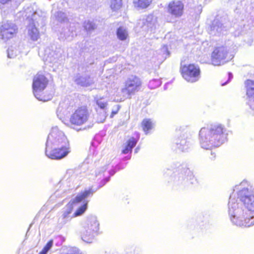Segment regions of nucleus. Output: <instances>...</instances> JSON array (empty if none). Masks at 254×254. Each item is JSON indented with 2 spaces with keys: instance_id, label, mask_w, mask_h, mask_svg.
<instances>
[{
  "instance_id": "39448f33",
  "label": "nucleus",
  "mask_w": 254,
  "mask_h": 254,
  "mask_svg": "<svg viewBox=\"0 0 254 254\" xmlns=\"http://www.w3.org/2000/svg\"><path fill=\"white\" fill-rule=\"evenodd\" d=\"M99 222L96 216H88L82 224V229L80 230V236L82 240L87 243H92L95 237L98 234Z\"/></svg>"
},
{
  "instance_id": "58836bf2",
  "label": "nucleus",
  "mask_w": 254,
  "mask_h": 254,
  "mask_svg": "<svg viewBox=\"0 0 254 254\" xmlns=\"http://www.w3.org/2000/svg\"><path fill=\"white\" fill-rule=\"evenodd\" d=\"M114 107H115L116 109L115 110H112V116L114 114H117V113L118 112V111H119V110L120 109V105L118 104H116V105H115L114 106Z\"/></svg>"
},
{
  "instance_id": "2f4dec72",
  "label": "nucleus",
  "mask_w": 254,
  "mask_h": 254,
  "mask_svg": "<svg viewBox=\"0 0 254 254\" xmlns=\"http://www.w3.org/2000/svg\"><path fill=\"white\" fill-rule=\"evenodd\" d=\"M60 57V56L55 52H52L48 55L46 61L52 63H56Z\"/></svg>"
},
{
  "instance_id": "473e14b6",
  "label": "nucleus",
  "mask_w": 254,
  "mask_h": 254,
  "mask_svg": "<svg viewBox=\"0 0 254 254\" xmlns=\"http://www.w3.org/2000/svg\"><path fill=\"white\" fill-rule=\"evenodd\" d=\"M84 27L86 31L90 32L95 28V25L92 22L87 20L84 22Z\"/></svg>"
},
{
  "instance_id": "f704fd0d",
  "label": "nucleus",
  "mask_w": 254,
  "mask_h": 254,
  "mask_svg": "<svg viewBox=\"0 0 254 254\" xmlns=\"http://www.w3.org/2000/svg\"><path fill=\"white\" fill-rule=\"evenodd\" d=\"M56 19L59 22L64 21L66 19V14L62 11H58L55 14Z\"/></svg>"
},
{
  "instance_id": "a18cd8bd",
  "label": "nucleus",
  "mask_w": 254,
  "mask_h": 254,
  "mask_svg": "<svg viewBox=\"0 0 254 254\" xmlns=\"http://www.w3.org/2000/svg\"><path fill=\"white\" fill-rule=\"evenodd\" d=\"M137 151H138V148H136L135 149V152L136 153V152H137Z\"/></svg>"
},
{
  "instance_id": "bb28decb",
  "label": "nucleus",
  "mask_w": 254,
  "mask_h": 254,
  "mask_svg": "<svg viewBox=\"0 0 254 254\" xmlns=\"http://www.w3.org/2000/svg\"><path fill=\"white\" fill-rule=\"evenodd\" d=\"M137 142V140H135L133 137L129 139L127 142V145L126 146L125 148L123 150L122 152L124 154H127L128 152H131L132 148L136 144Z\"/></svg>"
},
{
  "instance_id": "cd10ccee",
  "label": "nucleus",
  "mask_w": 254,
  "mask_h": 254,
  "mask_svg": "<svg viewBox=\"0 0 254 254\" xmlns=\"http://www.w3.org/2000/svg\"><path fill=\"white\" fill-rule=\"evenodd\" d=\"M117 35L119 40L124 41L128 37V31L126 28L120 27L117 30Z\"/></svg>"
},
{
  "instance_id": "aec40b11",
  "label": "nucleus",
  "mask_w": 254,
  "mask_h": 254,
  "mask_svg": "<svg viewBox=\"0 0 254 254\" xmlns=\"http://www.w3.org/2000/svg\"><path fill=\"white\" fill-rule=\"evenodd\" d=\"M228 23H223V20L221 21L218 19H215L211 27V34H221L224 31H226Z\"/></svg>"
},
{
  "instance_id": "0eeeda50",
  "label": "nucleus",
  "mask_w": 254,
  "mask_h": 254,
  "mask_svg": "<svg viewBox=\"0 0 254 254\" xmlns=\"http://www.w3.org/2000/svg\"><path fill=\"white\" fill-rule=\"evenodd\" d=\"M94 192L92 189L85 190L78 194L75 198L71 200L73 202V207L78 206L76 211L73 214V217H77L82 215L87 208L88 201L87 198Z\"/></svg>"
},
{
  "instance_id": "ddd939ff",
  "label": "nucleus",
  "mask_w": 254,
  "mask_h": 254,
  "mask_svg": "<svg viewBox=\"0 0 254 254\" xmlns=\"http://www.w3.org/2000/svg\"><path fill=\"white\" fill-rule=\"evenodd\" d=\"M25 16L28 19L29 24L35 23L38 26H43L45 24L46 13L41 10L32 12L30 8L25 11Z\"/></svg>"
},
{
  "instance_id": "9b49d317",
  "label": "nucleus",
  "mask_w": 254,
  "mask_h": 254,
  "mask_svg": "<svg viewBox=\"0 0 254 254\" xmlns=\"http://www.w3.org/2000/svg\"><path fill=\"white\" fill-rule=\"evenodd\" d=\"M233 193L236 194V199L242 202L244 199L254 195L252 187L247 181H243L240 184L235 186Z\"/></svg>"
},
{
  "instance_id": "b1692460",
  "label": "nucleus",
  "mask_w": 254,
  "mask_h": 254,
  "mask_svg": "<svg viewBox=\"0 0 254 254\" xmlns=\"http://www.w3.org/2000/svg\"><path fill=\"white\" fill-rule=\"evenodd\" d=\"M75 81L77 84L82 86H88L93 83V80L87 76H80Z\"/></svg>"
},
{
  "instance_id": "e433bc0d",
  "label": "nucleus",
  "mask_w": 254,
  "mask_h": 254,
  "mask_svg": "<svg viewBox=\"0 0 254 254\" xmlns=\"http://www.w3.org/2000/svg\"><path fill=\"white\" fill-rule=\"evenodd\" d=\"M135 248L133 247H127L125 250L124 254H135Z\"/></svg>"
},
{
  "instance_id": "4468645a",
  "label": "nucleus",
  "mask_w": 254,
  "mask_h": 254,
  "mask_svg": "<svg viewBox=\"0 0 254 254\" xmlns=\"http://www.w3.org/2000/svg\"><path fill=\"white\" fill-rule=\"evenodd\" d=\"M17 28L15 24L9 22H3L0 27V38L4 41L14 37Z\"/></svg>"
},
{
  "instance_id": "4c0bfd02",
  "label": "nucleus",
  "mask_w": 254,
  "mask_h": 254,
  "mask_svg": "<svg viewBox=\"0 0 254 254\" xmlns=\"http://www.w3.org/2000/svg\"><path fill=\"white\" fill-rule=\"evenodd\" d=\"M81 254L77 248H72L67 254Z\"/></svg>"
},
{
  "instance_id": "a878e982",
  "label": "nucleus",
  "mask_w": 254,
  "mask_h": 254,
  "mask_svg": "<svg viewBox=\"0 0 254 254\" xmlns=\"http://www.w3.org/2000/svg\"><path fill=\"white\" fill-rule=\"evenodd\" d=\"M122 6V0H112V12L115 11L118 15H121Z\"/></svg>"
},
{
  "instance_id": "4be33fe9",
  "label": "nucleus",
  "mask_w": 254,
  "mask_h": 254,
  "mask_svg": "<svg viewBox=\"0 0 254 254\" xmlns=\"http://www.w3.org/2000/svg\"><path fill=\"white\" fill-rule=\"evenodd\" d=\"M151 3L152 0H133L134 6L138 9L146 8Z\"/></svg>"
},
{
  "instance_id": "5701e85b",
  "label": "nucleus",
  "mask_w": 254,
  "mask_h": 254,
  "mask_svg": "<svg viewBox=\"0 0 254 254\" xmlns=\"http://www.w3.org/2000/svg\"><path fill=\"white\" fill-rule=\"evenodd\" d=\"M110 176V171L107 172L104 171L102 173L99 172L98 174L96 173L97 177H99V179L103 178L102 180L99 184V188L103 187L109 181Z\"/></svg>"
},
{
  "instance_id": "f8f14e48",
  "label": "nucleus",
  "mask_w": 254,
  "mask_h": 254,
  "mask_svg": "<svg viewBox=\"0 0 254 254\" xmlns=\"http://www.w3.org/2000/svg\"><path fill=\"white\" fill-rule=\"evenodd\" d=\"M228 50L227 48L221 46L216 48L211 55V62L214 65H220L227 62Z\"/></svg>"
},
{
  "instance_id": "c03bdc74",
  "label": "nucleus",
  "mask_w": 254,
  "mask_h": 254,
  "mask_svg": "<svg viewBox=\"0 0 254 254\" xmlns=\"http://www.w3.org/2000/svg\"><path fill=\"white\" fill-rule=\"evenodd\" d=\"M212 157H210L211 159H214L215 158V156H213V153L211 152Z\"/></svg>"
},
{
  "instance_id": "1a4fd4ad",
  "label": "nucleus",
  "mask_w": 254,
  "mask_h": 254,
  "mask_svg": "<svg viewBox=\"0 0 254 254\" xmlns=\"http://www.w3.org/2000/svg\"><path fill=\"white\" fill-rule=\"evenodd\" d=\"M173 178L174 182L179 185L185 184L189 181L193 180L194 176L192 172L186 166L180 165L174 172Z\"/></svg>"
},
{
  "instance_id": "49530a36",
  "label": "nucleus",
  "mask_w": 254,
  "mask_h": 254,
  "mask_svg": "<svg viewBox=\"0 0 254 254\" xmlns=\"http://www.w3.org/2000/svg\"><path fill=\"white\" fill-rule=\"evenodd\" d=\"M115 173V172H114V171L112 170V175H113V174H114V173Z\"/></svg>"
},
{
  "instance_id": "37998d69",
  "label": "nucleus",
  "mask_w": 254,
  "mask_h": 254,
  "mask_svg": "<svg viewBox=\"0 0 254 254\" xmlns=\"http://www.w3.org/2000/svg\"><path fill=\"white\" fill-rule=\"evenodd\" d=\"M233 77L232 74L231 73H229V79H230Z\"/></svg>"
},
{
  "instance_id": "6ab92c4d",
  "label": "nucleus",
  "mask_w": 254,
  "mask_h": 254,
  "mask_svg": "<svg viewBox=\"0 0 254 254\" xmlns=\"http://www.w3.org/2000/svg\"><path fill=\"white\" fill-rule=\"evenodd\" d=\"M247 88V95L249 97L248 104L254 111V81L248 80L245 82Z\"/></svg>"
},
{
  "instance_id": "c756f323",
  "label": "nucleus",
  "mask_w": 254,
  "mask_h": 254,
  "mask_svg": "<svg viewBox=\"0 0 254 254\" xmlns=\"http://www.w3.org/2000/svg\"><path fill=\"white\" fill-rule=\"evenodd\" d=\"M96 104L98 106V109L100 111H105L107 106V100L104 98H100L96 100Z\"/></svg>"
},
{
  "instance_id": "a19ab883",
  "label": "nucleus",
  "mask_w": 254,
  "mask_h": 254,
  "mask_svg": "<svg viewBox=\"0 0 254 254\" xmlns=\"http://www.w3.org/2000/svg\"><path fill=\"white\" fill-rule=\"evenodd\" d=\"M162 50L163 51L166 52V55H169V52H168V50H167V47H166V46H164L163 47V48H162Z\"/></svg>"
},
{
  "instance_id": "f3484780",
  "label": "nucleus",
  "mask_w": 254,
  "mask_h": 254,
  "mask_svg": "<svg viewBox=\"0 0 254 254\" xmlns=\"http://www.w3.org/2000/svg\"><path fill=\"white\" fill-rule=\"evenodd\" d=\"M184 5L180 0H172L168 5L167 10L169 13L175 17H181L184 12Z\"/></svg>"
},
{
  "instance_id": "7c9ffc66",
  "label": "nucleus",
  "mask_w": 254,
  "mask_h": 254,
  "mask_svg": "<svg viewBox=\"0 0 254 254\" xmlns=\"http://www.w3.org/2000/svg\"><path fill=\"white\" fill-rule=\"evenodd\" d=\"M97 111L96 120L98 123H103L106 118V112L105 111H100L98 108H96Z\"/></svg>"
},
{
  "instance_id": "ea45409f",
  "label": "nucleus",
  "mask_w": 254,
  "mask_h": 254,
  "mask_svg": "<svg viewBox=\"0 0 254 254\" xmlns=\"http://www.w3.org/2000/svg\"><path fill=\"white\" fill-rule=\"evenodd\" d=\"M153 82H156V86L160 85V82L159 80H153L149 82V86H151Z\"/></svg>"
},
{
  "instance_id": "412c9836",
  "label": "nucleus",
  "mask_w": 254,
  "mask_h": 254,
  "mask_svg": "<svg viewBox=\"0 0 254 254\" xmlns=\"http://www.w3.org/2000/svg\"><path fill=\"white\" fill-rule=\"evenodd\" d=\"M35 23L29 24L27 26L28 36L33 41H36L40 38V33Z\"/></svg>"
},
{
  "instance_id": "f03ea898",
  "label": "nucleus",
  "mask_w": 254,
  "mask_h": 254,
  "mask_svg": "<svg viewBox=\"0 0 254 254\" xmlns=\"http://www.w3.org/2000/svg\"><path fill=\"white\" fill-rule=\"evenodd\" d=\"M70 151V144L64 133L58 127H53L46 143V156L53 160H61L66 157Z\"/></svg>"
},
{
  "instance_id": "c85d7f7f",
  "label": "nucleus",
  "mask_w": 254,
  "mask_h": 254,
  "mask_svg": "<svg viewBox=\"0 0 254 254\" xmlns=\"http://www.w3.org/2000/svg\"><path fill=\"white\" fill-rule=\"evenodd\" d=\"M64 102H61L57 109V116L61 120L63 119L62 118L64 117L63 116L65 115L66 113V108Z\"/></svg>"
},
{
  "instance_id": "2eb2a0df",
  "label": "nucleus",
  "mask_w": 254,
  "mask_h": 254,
  "mask_svg": "<svg viewBox=\"0 0 254 254\" xmlns=\"http://www.w3.org/2000/svg\"><path fill=\"white\" fill-rule=\"evenodd\" d=\"M177 149L180 151H188L192 147L193 141L189 134L182 133L175 140Z\"/></svg>"
},
{
  "instance_id": "dca6fc26",
  "label": "nucleus",
  "mask_w": 254,
  "mask_h": 254,
  "mask_svg": "<svg viewBox=\"0 0 254 254\" xmlns=\"http://www.w3.org/2000/svg\"><path fill=\"white\" fill-rule=\"evenodd\" d=\"M73 210V202L71 200L62 209L61 215L58 220L59 224L63 226L69 222L72 218L74 217L71 215Z\"/></svg>"
},
{
  "instance_id": "de8ad7c7",
  "label": "nucleus",
  "mask_w": 254,
  "mask_h": 254,
  "mask_svg": "<svg viewBox=\"0 0 254 254\" xmlns=\"http://www.w3.org/2000/svg\"><path fill=\"white\" fill-rule=\"evenodd\" d=\"M226 82H225V83H223V84H222V86L225 85L226 84Z\"/></svg>"
},
{
  "instance_id": "20e7f679",
  "label": "nucleus",
  "mask_w": 254,
  "mask_h": 254,
  "mask_svg": "<svg viewBox=\"0 0 254 254\" xmlns=\"http://www.w3.org/2000/svg\"><path fill=\"white\" fill-rule=\"evenodd\" d=\"M141 84L139 78L135 75L129 76L125 82V87L120 90L117 89L114 91V100L116 102H121L130 98L132 95L139 90Z\"/></svg>"
},
{
  "instance_id": "7ed1b4c3",
  "label": "nucleus",
  "mask_w": 254,
  "mask_h": 254,
  "mask_svg": "<svg viewBox=\"0 0 254 254\" xmlns=\"http://www.w3.org/2000/svg\"><path fill=\"white\" fill-rule=\"evenodd\" d=\"M224 126L221 124L211 125L202 127L199 133V143L204 149H211L222 144L226 137Z\"/></svg>"
},
{
  "instance_id": "f257e3e1",
  "label": "nucleus",
  "mask_w": 254,
  "mask_h": 254,
  "mask_svg": "<svg viewBox=\"0 0 254 254\" xmlns=\"http://www.w3.org/2000/svg\"><path fill=\"white\" fill-rule=\"evenodd\" d=\"M240 204L232 193L228 203V212L232 223L240 227H250L254 225V195L250 196Z\"/></svg>"
},
{
  "instance_id": "79ce46f5",
  "label": "nucleus",
  "mask_w": 254,
  "mask_h": 254,
  "mask_svg": "<svg viewBox=\"0 0 254 254\" xmlns=\"http://www.w3.org/2000/svg\"><path fill=\"white\" fill-rule=\"evenodd\" d=\"M10 0H0V3L4 4L8 2Z\"/></svg>"
},
{
  "instance_id": "393cba45",
  "label": "nucleus",
  "mask_w": 254,
  "mask_h": 254,
  "mask_svg": "<svg viewBox=\"0 0 254 254\" xmlns=\"http://www.w3.org/2000/svg\"><path fill=\"white\" fill-rule=\"evenodd\" d=\"M154 124L151 119H145L142 122V127L145 134H147L150 130L153 128Z\"/></svg>"
},
{
  "instance_id": "6e6552de",
  "label": "nucleus",
  "mask_w": 254,
  "mask_h": 254,
  "mask_svg": "<svg viewBox=\"0 0 254 254\" xmlns=\"http://www.w3.org/2000/svg\"><path fill=\"white\" fill-rule=\"evenodd\" d=\"M90 118V113L85 107L77 108L70 116L69 121L71 125L80 126L86 123Z\"/></svg>"
},
{
  "instance_id": "423d86ee",
  "label": "nucleus",
  "mask_w": 254,
  "mask_h": 254,
  "mask_svg": "<svg viewBox=\"0 0 254 254\" xmlns=\"http://www.w3.org/2000/svg\"><path fill=\"white\" fill-rule=\"evenodd\" d=\"M48 83V79L42 73H38L34 77L32 84L33 93L38 100L46 102L52 99V94L48 96L44 94V90Z\"/></svg>"
},
{
  "instance_id": "a211bd4d",
  "label": "nucleus",
  "mask_w": 254,
  "mask_h": 254,
  "mask_svg": "<svg viewBox=\"0 0 254 254\" xmlns=\"http://www.w3.org/2000/svg\"><path fill=\"white\" fill-rule=\"evenodd\" d=\"M25 46L22 43H15L11 45L7 49L8 58H14L23 52Z\"/></svg>"
},
{
  "instance_id": "72a5a7b5",
  "label": "nucleus",
  "mask_w": 254,
  "mask_h": 254,
  "mask_svg": "<svg viewBox=\"0 0 254 254\" xmlns=\"http://www.w3.org/2000/svg\"><path fill=\"white\" fill-rule=\"evenodd\" d=\"M53 245V241L51 240L49 241L46 246L44 247L41 252L39 254H47L49 251L51 249Z\"/></svg>"
},
{
  "instance_id": "9d476101",
  "label": "nucleus",
  "mask_w": 254,
  "mask_h": 254,
  "mask_svg": "<svg viewBox=\"0 0 254 254\" xmlns=\"http://www.w3.org/2000/svg\"><path fill=\"white\" fill-rule=\"evenodd\" d=\"M181 72L183 78L189 82H196L200 77L199 68L193 64L182 66Z\"/></svg>"
},
{
  "instance_id": "c9c22d12",
  "label": "nucleus",
  "mask_w": 254,
  "mask_h": 254,
  "mask_svg": "<svg viewBox=\"0 0 254 254\" xmlns=\"http://www.w3.org/2000/svg\"><path fill=\"white\" fill-rule=\"evenodd\" d=\"M65 31L66 30H64V32L61 33L60 38L61 39L65 38L68 40H70L74 36L73 33L72 32L70 34H68Z\"/></svg>"
}]
</instances>
